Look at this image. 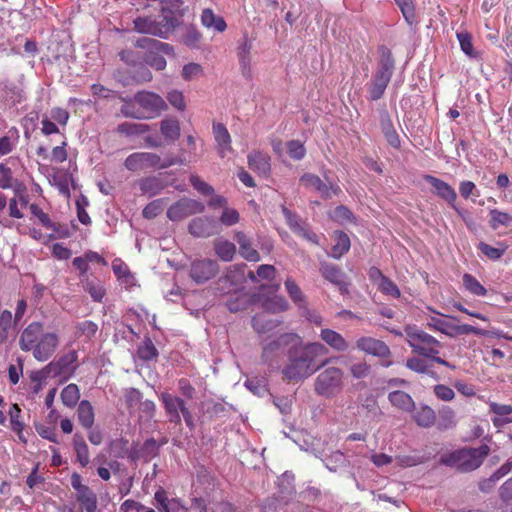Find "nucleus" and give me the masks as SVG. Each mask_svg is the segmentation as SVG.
<instances>
[{"label":"nucleus","mask_w":512,"mask_h":512,"mask_svg":"<svg viewBox=\"0 0 512 512\" xmlns=\"http://www.w3.org/2000/svg\"><path fill=\"white\" fill-rule=\"evenodd\" d=\"M134 29L142 34H151L160 38H167L168 34L173 30L175 23L174 18L161 15L158 19L152 17H137L133 21Z\"/></svg>","instance_id":"7"},{"label":"nucleus","mask_w":512,"mask_h":512,"mask_svg":"<svg viewBox=\"0 0 512 512\" xmlns=\"http://www.w3.org/2000/svg\"><path fill=\"white\" fill-rule=\"evenodd\" d=\"M457 39L459 41L461 50L470 58H476L477 53L475 52L472 44V36L468 32H457Z\"/></svg>","instance_id":"53"},{"label":"nucleus","mask_w":512,"mask_h":512,"mask_svg":"<svg viewBox=\"0 0 512 512\" xmlns=\"http://www.w3.org/2000/svg\"><path fill=\"white\" fill-rule=\"evenodd\" d=\"M212 129L217 152L221 158H224L232 152L230 133L222 123H213Z\"/></svg>","instance_id":"20"},{"label":"nucleus","mask_w":512,"mask_h":512,"mask_svg":"<svg viewBox=\"0 0 512 512\" xmlns=\"http://www.w3.org/2000/svg\"><path fill=\"white\" fill-rule=\"evenodd\" d=\"M490 448L483 444L477 448H462L441 456V463L462 472H470L481 466Z\"/></svg>","instance_id":"3"},{"label":"nucleus","mask_w":512,"mask_h":512,"mask_svg":"<svg viewBox=\"0 0 512 512\" xmlns=\"http://www.w3.org/2000/svg\"><path fill=\"white\" fill-rule=\"evenodd\" d=\"M435 396L445 402L452 401L455 397V392L452 388L444 384H437L433 387Z\"/></svg>","instance_id":"64"},{"label":"nucleus","mask_w":512,"mask_h":512,"mask_svg":"<svg viewBox=\"0 0 512 512\" xmlns=\"http://www.w3.org/2000/svg\"><path fill=\"white\" fill-rule=\"evenodd\" d=\"M135 45H136V47H139L142 49H147L150 52L156 51V52H161V53H164L167 55H170L173 53V47L171 45H169L168 43H164L162 41L156 40V39H152V38H147V37L139 38L136 41Z\"/></svg>","instance_id":"29"},{"label":"nucleus","mask_w":512,"mask_h":512,"mask_svg":"<svg viewBox=\"0 0 512 512\" xmlns=\"http://www.w3.org/2000/svg\"><path fill=\"white\" fill-rule=\"evenodd\" d=\"M489 214V224L493 230H496L500 227H509L512 225V216L506 212L500 211L498 209H492L490 210Z\"/></svg>","instance_id":"42"},{"label":"nucleus","mask_w":512,"mask_h":512,"mask_svg":"<svg viewBox=\"0 0 512 512\" xmlns=\"http://www.w3.org/2000/svg\"><path fill=\"white\" fill-rule=\"evenodd\" d=\"M287 152L294 160H301L306 154L303 143L299 140H291L287 143Z\"/></svg>","instance_id":"61"},{"label":"nucleus","mask_w":512,"mask_h":512,"mask_svg":"<svg viewBox=\"0 0 512 512\" xmlns=\"http://www.w3.org/2000/svg\"><path fill=\"white\" fill-rule=\"evenodd\" d=\"M320 271L323 277L329 282L336 285H341L343 283L344 274L337 266L329 263H322Z\"/></svg>","instance_id":"41"},{"label":"nucleus","mask_w":512,"mask_h":512,"mask_svg":"<svg viewBox=\"0 0 512 512\" xmlns=\"http://www.w3.org/2000/svg\"><path fill=\"white\" fill-rule=\"evenodd\" d=\"M73 448L76 453L77 462L82 467L87 466L89 463V449H88V446H87L84 438L81 435H79V434L74 435Z\"/></svg>","instance_id":"35"},{"label":"nucleus","mask_w":512,"mask_h":512,"mask_svg":"<svg viewBox=\"0 0 512 512\" xmlns=\"http://www.w3.org/2000/svg\"><path fill=\"white\" fill-rule=\"evenodd\" d=\"M294 475L290 472H284L281 477L278 478V487L281 494H283L282 499L285 498V495H291L294 493Z\"/></svg>","instance_id":"54"},{"label":"nucleus","mask_w":512,"mask_h":512,"mask_svg":"<svg viewBox=\"0 0 512 512\" xmlns=\"http://www.w3.org/2000/svg\"><path fill=\"white\" fill-rule=\"evenodd\" d=\"M326 468L330 471L335 472L338 468L344 467L347 464V459L345 455L340 451H335L328 456H319Z\"/></svg>","instance_id":"46"},{"label":"nucleus","mask_w":512,"mask_h":512,"mask_svg":"<svg viewBox=\"0 0 512 512\" xmlns=\"http://www.w3.org/2000/svg\"><path fill=\"white\" fill-rule=\"evenodd\" d=\"M320 338L335 351L344 352L349 348L348 341L340 333L332 329H322Z\"/></svg>","instance_id":"26"},{"label":"nucleus","mask_w":512,"mask_h":512,"mask_svg":"<svg viewBox=\"0 0 512 512\" xmlns=\"http://www.w3.org/2000/svg\"><path fill=\"white\" fill-rule=\"evenodd\" d=\"M137 355L143 361H150L158 356V350L149 337H146L140 344Z\"/></svg>","instance_id":"45"},{"label":"nucleus","mask_w":512,"mask_h":512,"mask_svg":"<svg viewBox=\"0 0 512 512\" xmlns=\"http://www.w3.org/2000/svg\"><path fill=\"white\" fill-rule=\"evenodd\" d=\"M280 324V321L269 319L266 314H259L253 317L252 326L258 334L272 331Z\"/></svg>","instance_id":"36"},{"label":"nucleus","mask_w":512,"mask_h":512,"mask_svg":"<svg viewBox=\"0 0 512 512\" xmlns=\"http://www.w3.org/2000/svg\"><path fill=\"white\" fill-rule=\"evenodd\" d=\"M406 341L412 348L413 352L427 358L428 356L437 355L440 342L432 335L419 329L415 325H407L404 328Z\"/></svg>","instance_id":"5"},{"label":"nucleus","mask_w":512,"mask_h":512,"mask_svg":"<svg viewBox=\"0 0 512 512\" xmlns=\"http://www.w3.org/2000/svg\"><path fill=\"white\" fill-rule=\"evenodd\" d=\"M14 326L12 312L9 310L0 311V344L8 340Z\"/></svg>","instance_id":"39"},{"label":"nucleus","mask_w":512,"mask_h":512,"mask_svg":"<svg viewBox=\"0 0 512 512\" xmlns=\"http://www.w3.org/2000/svg\"><path fill=\"white\" fill-rule=\"evenodd\" d=\"M154 499L159 504L163 512H177L178 509L180 508L184 509V507L180 505V502L178 500H169L165 490L161 487L158 488V490L155 492Z\"/></svg>","instance_id":"33"},{"label":"nucleus","mask_w":512,"mask_h":512,"mask_svg":"<svg viewBox=\"0 0 512 512\" xmlns=\"http://www.w3.org/2000/svg\"><path fill=\"white\" fill-rule=\"evenodd\" d=\"M463 285L473 295L485 296L487 294L486 288L471 274L463 275Z\"/></svg>","instance_id":"48"},{"label":"nucleus","mask_w":512,"mask_h":512,"mask_svg":"<svg viewBox=\"0 0 512 512\" xmlns=\"http://www.w3.org/2000/svg\"><path fill=\"white\" fill-rule=\"evenodd\" d=\"M121 114L133 119H152L167 108L164 99L150 91H139L133 97L122 98Z\"/></svg>","instance_id":"2"},{"label":"nucleus","mask_w":512,"mask_h":512,"mask_svg":"<svg viewBox=\"0 0 512 512\" xmlns=\"http://www.w3.org/2000/svg\"><path fill=\"white\" fill-rule=\"evenodd\" d=\"M161 400L163 402L166 414L169 417V421L175 424L181 423V415L185 421V424L190 428H194L193 416L186 406L183 399L173 396L169 393H162Z\"/></svg>","instance_id":"10"},{"label":"nucleus","mask_w":512,"mask_h":512,"mask_svg":"<svg viewBox=\"0 0 512 512\" xmlns=\"http://www.w3.org/2000/svg\"><path fill=\"white\" fill-rule=\"evenodd\" d=\"M343 388V371L329 367L318 374L314 383L315 392L324 397H333Z\"/></svg>","instance_id":"6"},{"label":"nucleus","mask_w":512,"mask_h":512,"mask_svg":"<svg viewBox=\"0 0 512 512\" xmlns=\"http://www.w3.org/2000/svg\"><path fill=\"white\" fill-rule=\"evenodd\" d=\"M394 71V59L386 47L380 48V60L369 83L368 92L371 100L380 99L389 84Z\"/></svg>","instance_id":"4"},{"label":"nucleus","mask_w":512,"mask_h":512,"mask_svg":"<svg viewBox=\"0 0 512 512\" xmlns=\"http://www.w3.org/2000/svg\"><path fill=\"white\" fill-rule=\"evenodd\" d=\"M398 8L400 9L404 20L409 26L416 25L418 23L415 11V5L413 0H394Z\"/></svg>","instance_id":"37"},{"label":"nucleus","mask_w":512,"mask_h":512,"mask_svg":"<svg viewBox=\"0 0 512 512\" xmlns=\"http://www.w3.org/2000/svg\"><path fill=\"white\" fill-rule=\"evenodd\" d=\"M478 248L489 259L497 260L505 253L507 246L504 245L502 248H496L484 242H480Z\"/></svg>","instance_id":"63"},{"label":"nucleus","mask_w":512,"mask_h":512,"mask_svg":"<svg viewBox=\"0 0 512 512\" xmlns=\"http://www.w3.org/2000/svg\"><path fill=\"white\" fill-rule=\"evenodd\" d=\"M60 344V335L56 331L46 332L44 339L29 352L39 362L49 360L57 351Z\"/></svg>","instance_id":"14"},{"label":"nucleus","mask_w":512,"mask_h":512,"mask_svg":"<svg viewBox=\"0 0 512 512\" xmlns=\"http://www.w3.org/2000/svg\"><path fill=\"white\" fill-rule=\"evenodd\" d=\"M203 75V67L198 63H188L184 65L181 76L186 81L197 79Z\"/></svg>","instance_id":"57"},{"label":"nucleus","mask_w":512,"mask_h":512,"mask_svg":"<svg viewBox=\"0 0 512 512\" xmlns=\"http://www.w3.org/2000/svg\"><path fill=\"white\" fill-rule=\"evenodd\" d=\"M148 131V125L124 122L118 126V132L127 136L141 135Z\"/></svg>","instance_id":"50"},{"label":"nucleus","mask_w":512,"mask_h":512,"mask_svg":"<svg viewBox=\"0 0 512 512\" xmlns=\"http://www.w3.org/2000/svg\"><path fill=\"white\" fill-rule=\"evenodd\" d=\"M438 425L441 429H451L457 425V416L451 407L443 406L439 409Z\"/></svg>","instance_id":"40"},{"label":"nucleus","mask_w":512,"mask_h":512,"mask_svg":"<svg viewBox=\"0 0 512 512\" xmlns=\"http://www.w3.org/2000/svg\"><path fill=\"white\" fill-rule=\"evenodd\" d=\"M162 135L170 140H176L180 136V126L177 120L166 119L161 122Z\"/></svg>","instance_id":"49"},{"label":"nucleus","mask_w":512,"mask_h":512,"mask_svg":"<svg viewBox=\"0 0 512 512\" xmlns=\"http://www.w3.org/2000/svg\"><path fill=\"white\" fill-rule=\"evenodd\" d=\"M78 355L75 350L69 351L65 355L61 356L56 361H51L44 369L43 372L54 375H59L65 372L73 373L75 367L74 363L77 361Z\"/></svg>","instance_id":"19"},{"label":"nucleus","mask_w":512,"mask_h":512,"mask_svg":"<svg viewBox=\"0 0 512 512\" xmlns=\"http://www.w3.org/2000/svg\"><path fill=\"white\" fill-rule=\"evenodd\" d=\"M247 160L249 168L258 175L267 177L270 174L271 164L267 153L253 151L247 156Z\"/></svg>","instance_id":"21"},{"label":"nucleus","mask_w":512,"mask_h":512,"mask_svg":"<svg viewBox=\"0 0 512 512\" xmlns=\"http://www.w3.org/2000/svg\"><path fill=\"white\" fill-rule=\"evenodd\" d=\"M388 400L391 405L403 412H411L415 407L412 397L401 390H395L389 393Z\"/></svg>","instance_id":"27"},{"label":"nucleus","mask_w":512,"mask_h":512,"mask_svg":"<svg viewBox=\"0 0 512 512\" xmlns=\"http://www.w3.org/2000/svg\"><path fill=\"white\" fill-rule=\"evenodd\" d=\"M490 412L495 414L492 423L496 428H501L506 424L512 423V406L506 404H498L496 402L489 403Z\"/></svg>","instance_id":"22"},{"label":"nucleus","mask_w":512,"mask_h":512,"mask_svg":"<svg viewBox=\"0 0 512 512\" xmlns=\"http://www.w3.org/2000/svg\"><path fill=\"white\" fill-rule=\"evenodd\" d=\"M300 336L296 333H284L277 338L265 341L262 344V361L270 367L278 366V356L281 349H288L295 343H299Z\"/></svg>","instance_id":"8"},{"label":"nucleus","mask_w":512,"mask_h":512,"mask_svg":"<svg viewBox=\"0 0 512 512\" xmlns=\"http://www.w3.org/2000/svg\"><path fill=\"white\" fill-rule=\"evenodd\" d=\"M77 501L81 504L86 512H96L97 497L95 493L88 488L87 491L77 494Z\"/></svg>","instance_id":"47"},{"label":"nucleus","mask_w":512,"mask_h":512,"mask_svg":"<svg viewBox=\"0 0 512 512\" xmlns=\"http://www.w3.org/2000/svg\"><path fill=\"white\" fill-rule=\"evenodd\" d=\"M49 182L55 186L63 196L68 197L70 195V176L67 173L56 172L50 176Z\"/></svg>","instance_id":"43"},{"label":"nucleus","mask_w":512,"mask_h":512,"mask_svg":"<svg viewBox=\"0 0 512 512\" xmlns=\"http://www.w3.org/2000/svg\"><path fill=\"white\" fill-rule=\"evenodd\" d=\"M29 208L31 213L39 219L40 223L45 228L50 229L53 232H57L56 224L51 221L48 214L44 213L37 204H31Z\"/></svg>","instance_id":"58"},{"label":"nucleus","mask_w":512,"mask_h":512,"mask_svg":"<svg viewBox=\"0 0 512 512\" xmlns=\"http://www.w3.org/2000/svg\"><path fill=\"white\" fill-rule=\"evenodd\" d=\"M335 244L331 248L330 257L340 259L350 249V238L342 231H336L334 234Z\"/></svg>","instance_id":"30"},{"label":"nucleus","mask_w":512,"mask_h":512,"mask_svg":"<svg viewBox=\"0 0 512 512\" xmlns=\"http://www.w3.org/2000/svg\"><path fill=\"white\" fill-rule=\"evenodd\" d=\"M214 250L222 261L229 262L236 253V246L228 240L218 239L214 242Z\"/></svg>","instance_id":"34"},{"label":"nucleus","mask_w":512,"mask_h":512,"mask_svg":"<svg viewBox=\"0 0 512 512\" xmlns=\"http://www.w3.org/2000/svg\"><path fill=\"white\" fill-rule=\"evenodd\" d=\"M300 182L306 189L314 190L323 199H331L342 192L340 186L327 175L325 180H322L315 174L305 173L301 176Z\"/></svg>","instance_id":"11"},{"label":"nucleus","mask_w":512,"mask_h":512,"mask_svg":"<svg viewBox=\"0 0 512 512\" xmlns=\"http://www.w3.org/2000/svg\"><path fill=\"white\" fill-rule=\"evenodd\" d=\"M201 24L208 30L223 33L227 24L222 16L216 15L212 9L205 8L201 13Z\"/></svg>","instance_id":"24"},{"label":"nucleus","mask_w":512,"mask_h":512,"mask_svg":"<svg viewBox=\"0 0 512 512\" xmlns=\"http://www.w3.org/2000/svg\"><path fill=\"white\" fill-rule=\"evenodd\" d=\"M406 366L410 370L420 373V374H428L430 373L431 366L428 364V361L419 358V357H410L406 361Z\"/></svg>","instance_id":"56"},{"label":"nucleus","mask_w":512,"mask_h":512,"mask_svg":"<svg viewBox=\"0 0 512 512\" xmlns=\"http://www.w3.org/2000/svg\"><path fill=\"white\" fill-rule=\"evenodd\" d=\"M239 220L240 215L238 211L231 207H225L219 218L220 223L226 227H230L237 224Z\"/></svg>","instance_id":"60"},{"label":"nucleus","mask_w":512,"mask_h":512,"mask_svg":"<svg viewBox=\"0 0 512 512\" xmlns=\"http://www.w3.org/2000/svg\"><path fill=\"white\" fill-rule=\"evenodd\" d=\"M285 287L293 302L299 307H303L305 299L299 286L291 278H288L285 281Z\"/></svg>","instance_id":"52"},{"label":"nucleus","mask_w":512,"mask_h":512,"mask_svg":"<svg viewBox=\"0 0 512 512\" xmlns=\"http://www.w3.org/2000/svg\"><path fill=\"white\" fill-rule=\"evenodd\" d=\"M327 348L319 342L293 344L287 351V362L282 374L289 381H303L325 366L330 360L318 363L320 356L327 354Z\"/></svg>","instance_id":"1"},{"label":"nucleus","mask_w":512,"mask_h":512,"mask_svg":"<svg viewBox=\"0 0 512 512\" xmlns=\"http://www.w3.org/2000/svg\"><path fill=\"white\" fill-rule=\"evenodd\" d=\"M451 320L458 321V318L454 316H446V318L431 316L427 320V325L429 328L453 338L455 323Z\"/></svg>","instance_id":"25"},{"label":"nucleus","mask_w":512,"mask_h":512,"mask_svg":"<svg viewBox=\"0 0 512 512\" xmlns=\"http://www.w3.org/2000/svg\"><path fill=\"white\" fill-rule=\"evenodd\" d=\"M236 242L239 245V254L245 260L250 262H258L260 255L256 249L253 248L251 240L242 231H238L234 236Z\"/></svg>","instance_id":"23"},{"label":"nucleus","mask_w":512,"mask_h":512,"mask_svg":"<svg viewBox=\"0 0 512 512\" xmlns=\"http://www.w3.org/2000/svg\"><path fill=\"white\" fill-rule=\"evenodd\" d=\"M166 205L165 199H156L150 202L143 209V216L147 219H152L161 214Z\"/></svg>","instance_id":"55"},{"label":"nucleus","mask_w":512,"mask_h":512,"mask_svg":"<svg viewBox=\"0 0 512 512\" xmlns=\"http://www.w3.org/2000/svg\"><path fill=\"white\" fill-rule=\"evenodd\" d=\"M77 417L79 423L85 429H91L95 421V413L92 404L88 400H82L78 404Z\"/></svg>","instance_id":"28"},{"label":"nucleus","mask_w":512,"mask_h":512,"mask_svg":"<svg viewBox=\"0 0 512 512\" xmlns=\"http://www.w3.org/2000/svg\"><path fill=\"white\" fill-rule=\"evenodd\" d=\"M46 332L42 322L33 321L29 323L19 335V348L24 352H29L44 339Z\"/></svg>","instance_id":"13"},{"label":"nucleus","mask_w":512,"mask_h":512,"mask_svg":"<svg viewBox=\"0 0 512 512\" xmlns=\"http://www.w3.org/2000/svg\"><path fill=\"white\" fill-rule=\"evenodd\" d=\"M112 270L121 282L127 287H131L135 284V279L130 273L128 266L119 258H116L112 262Z\"/></svg>","instance_id":"31"},{"label":"nucleus","mask_w":512,"mask_h":512,"mask_svg":"<svg viewBox=\"0 0 512 512\" xmlns=\"http://www.w3.org/2000/svg\"><path fill=\"white\" fill-rule=\"evenodd\" d=\"M415 422L421 427H430L434 424L436 415L428 405H421L413 414Z\"/></svg>","instance_id":"32"},{"label":"nucleus","mask_w":512,"mask_h":512,"mask_svg":"<svg viewBox=\"0 0 512 512\" xmlns=\"http://www.w3.org/2000/svg\"><path fill=\"white\" fill-rule=\"evenodd\" d=\"M175 162L162 160L159 155L151 152H136L130 154L124 161V166L129 171H143L147 169H164L172 166Z\"/></svg>","instance_id":"9"},{"label":"nucleus","mask_w":512,"mask_h":512,"mask_svg":"<svg viewBox=\"0 0 512 512\" xmlns=\"http://www.w3.org/2000/svg\"><path fill=\"white\" fill-rule=\"evenodd\" d=\"M381 128L388 143L392 147H398L400 145V140L389 116L385 115L381 118Z\"/></svg>","instance_id":"44"},{"label":"nucleus","mask_w":512,"mask_h":512,"mask_svg":"<svg viewBox=\"0 0 512 512\" xmlns=\"http://www.w3.org/2000/svg\"><path fill=\"white\" fill-rule=\"evenodd\" d=\"M190 183L195 190H197L200 194H202L204 196H209V195L214 194V188L207 182L203 181L197 175L190 176Z\"/></svg>","instance_id":"62"},{"label":"nucleus","mask_w":512,"mask_h":512,"mask_svg":"<svg viewBox=\"0 0 512 512\" xmlns=\"http://www.w3.org/2000/svg\"><path fill=\"white\" fill-rule=\"evenodd\" d=\"M288 302L282 296H275L264 304L265 309L271 313H279L288 309Z\"/></svg>","instance_id":"59"},{"label":"nucleus","mask_w":512,"mask_h":512,"mask_svg":"<svg viewBox=\"0 0 512 512\" xmlns=\"http://www.w3.org/2000/svg\"><path fill=\"white\" fill-rule=\"evenodd\" d=\"M424 180L431 185L436 196L446 201L453 209L459 212L455 205L457 194L450 184L432 175H425Z\"/></svg>","instance_id":"18"},{"label":"nucleus","mask_w":512,"mask_h":512,"mask_svg":"<svg viewBox=\"0 0 512 512\" xmlns=\"http://www.w3.org/2000/svg\"><path fill=\"white\" fill-rule=\"evenodd\" d=\"M204 211L205 205L202 202L190 198H181L168 208L167 217L169 220L176 222L191 215L201 214Z\"/></svg>","instance_id":"12"},{"label":"nucleus","mask_w":512,"mask_h":512,"mask_svg":"<svg viewBox=\"0 0 512 512\" xmlns=\"http://www.w3.org/2000/svg\"><path fill=\"white\" fill-rule=\"evenodd\" d=\"M191 235L198 238H207L219 232L216 220L210 216L193 218L188 225Z\"/></svg>","instance_id":"17"},{"label":"nucleus","mask_w":512,"mask_h":512,"mask_svg":"<svg viewBox=\"0 0 512 512\" xmlns=\"http://www.w3.org/2000/svg\"><path fill=\"white\" fill-rule=\"evenodd\" d=\"M218 263L212 259H198L191 263L190 277L202 284L212 279L218 272Z\"/></svg>","instance_id":"15"},{"label":"nucleus","mask_w":512,"mask_h":512,"mask_svg":"<svg viewBox=\"0 0 512 512\" xmlns=\"http://www.w3.org/2000/svg\"><path fill=\"white\" fill-rule=\"evenodd\" d=\"M282 213L286 219L288 226L294 233L298 234L305 227V224L302 221V219L297 214L291 212L285 206H282Z\"/></svg>","instance_id":"51"},{"label":"nucleus","mask_w":512,"mask_h":512,"mask_svg":"<svg viewBox=\"0 0 512 512\" xmlns=\"http://www.w3.org/2000/svg\"><path fill=\"white\" fill-rule=\"evenodd\" d=\"M61 401L64 406L73 408L80 399V390L76 384H69L63 388L60 394Z\"/></svg>","instance_id":"38"},{"label":"nucleus","mask_w":512,"mask_h":512,"mask_svg":"<svg viewBox=\"0 0 512 512\" xmlns=\"http://www.w3.org/2000/svg\"><path fill=\"white\" fill-rule=\"evenodd\" d=\"M358 350L378 358H388L391 355L389 346L382 340L363 336L356 340Z\"/></svg>","instance_id":"16"}]
</instances>
